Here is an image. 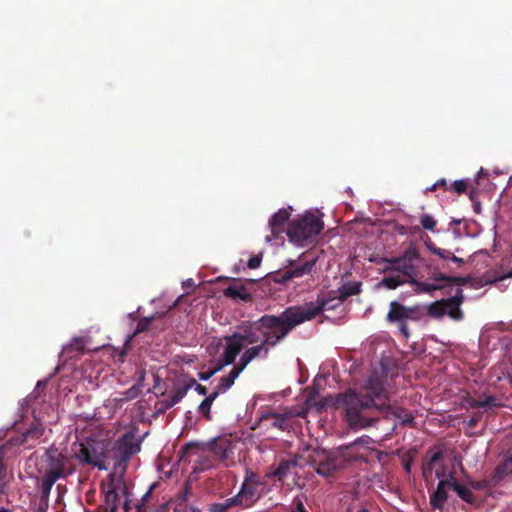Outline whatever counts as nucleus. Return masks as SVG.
Here are the masks:
<instances>
[{"mask_svg":"<svg viewBox=\"0 0 512 512\" xmlns=\"http://www.w3.org/2000/svg\"><path fill=\"white\" fill-rule=\"evenodd\" d=\"M335 407L341 410L351 428L373 425L381 416L394 414L403 425H413L414 417L402 409L394 410L384 388L383 380L374 374L359 389H348L335 398Z\"/></svg>","mask_w":512,"mask_h":512,"instance_id":"nucleus-1","label":"nucleus"},{"mask_svg":"<svg viewBox=\"0 0 512 512\" xmlns=\"http://www.w3.org/2000/svg\"><path fill=\"white\" fill-rule=\"evenodd\" d=\"M326 306L325 301L319 304L305 303L301 306L286 308L279 315L265 314L248 325H242L240 331L241 342L245 344L258 345L262 339L281 342L298 325L310 321L319 315Z\"/></svg>","mask_w":512,"mask_h":512,"instance_id":"nucleus-2","label":"nucleus"},{"mask_svg":"<svg viewBox=\"0 0 512 512\" xmlns=\"http://www.w3.org/2000/svg\"><path fill=\"white\" fill-rule=\"evenodd\" d=\"M465 297L463 290L458 288L454 296L437 300L429 304L426 308L415 305L405 306L397 301H392L389 304V312L386 316V320L389 323L398 324V328L405 340L410 337V331L407 325V321H419L425 314L432 318H441L447 314L452 320L460 321L464 317V313L460 306L464 302Z\"/></svg>","mask_w":512,"mask_h":512,"instance_id":"nucleus-3","label":"nucleus"},{"mask_svg":"<svg viewBox=\"0 0 512 512\" xmlns=\"http://www.w3.org/2000/svg\"><path fill=\"white\" fill-rule=\"evenodd\" d=\"M141 449V440L136 438L134 431H128L119 437L112 445L111 456L114 468L123 474L132 457Z\"/></svg>","mask_w":512,"mask_h":512,"instance_id":"nucleus-4","label":"nucleus"},{"mask_svg":"<svg viewBox=\"0 0 512 512\" xmlns=\"http://www.w3.org/2000/svg\"><path fill=\"white\" fill-rule=\"evenodd\" d=\"M106 450L107 445L104 441L88 438L79 444V449L75 451L74 457L80 463L91 465L99 470H107Z\"/></svg>","mask_w":512,"mask_h":512,"instance_id":"nucleus-5","label":"nucleus"},{"mask_svg":"<svg viewBox=\"0 0 512 512\" xmlns=\"http://www.w3.org/2000/svg\"><path fill=\"white\" fill-rule=\"evenodd\" d=\"M322 229L321 220L313 214H307L289 222L287 235L291 240L300 242L317 236Z\"/></svg>","mask_w":512,"mask_h":512,"instance_id":"nucleus-6","label":"nucleus"},{"mask_svg":"<svg viewBox=\"0 0 512 512\" xmlns=\"http://www.w3.org/2000/svg\"><path fill=\"white\" fill-rule=\"evenodd\" d=\"M262 484L256 473L247 471L238 493L234 495L238 507L247 509L255 505L263 496V493L259 490V486Z\"/></svg>","mask_w":512,"mask_h":512,"instance_id":"nucleus-7","label":"nucleus"},{"mask_svg":"<svg viewBox=\"0 0 512 512\" xmlns=\"http://www.w3.org/2000/svg\"><path fill=\"white\" fill-rule=\"evenodd\" d=\"M419 254L414 247H411L405 251L400 257L391 259L383 258V262L388 263L385 271H396L401 273L404 278H410L411 280L416 275V267L414 261L417 260Z\"/></svg>","mask_w":512,"mask_h":512,"instance_id":"nucleus-8","label":"nucleus"},{"mask_svg":"<svg viewBox=\"0 0 512 512\" xmlns=\"http://www.w3.org/2000/svg\"><path fill=\"white\" fill-rule=\"evenodd\" d=\"M309 463L317 474L323 477H330L343 467L344 459L323 451L316 452L310 456Z\"/></svg>","mask_w":512,"mask_h":512,"instance_id":"nucleus-9","label":"nucleus"},{"mask_svg":"<svg viewBox=\"0 0 512 512\" xmlns=\"http://www.w3.org/2000/svg\"><path fill=\"white\" fill-rule=\"evenodd\" d=\"M361 291V283L359 282H347L344 283L337 290L328 292L327 295L318 296L313 304H319L321 301L326 302V306L321 310V314L324 310H330L335 307L334 304H330L332 301L337 300L338 304L343 303L348 297L359 294Z\"/></svg>","mask_w":512,"mask_h":512,"instance_id":"nucleus-10","label":"nucleus"},{"mask_svg":"<svg viewBox=\"0 0 512 512\" xmlns=\"http://www.w3.org/2000/svg\"><path fill=\"white\" fill-rule=\"evenodd\" d=\"M74 471L75 466L67 456L62 453L48 455V465L44 475L57 481L73 474Z\"/></svg>","mask_w":512,"mask_h":512,"instance_id":"nucleus-11","label":"nucleus"},{"mask_svg":"<svg viewBox=\"0 0 512 512\" xmlns=\"http://www.w3.org/2000/svg\"><path fill=\"white\" fill-rule=\"evenodd\" d=\"M269 340L270 338L262 339L258 345H253L247 348L241 355L239 362L235 365L243 371L254 359L258 357L266 359L268 357L270 348L275 347L278 344L275 343V341Z\"/></svg>","mask_w":512,"mask_h":512,"instance_id":"nucleus-12","label":"nucleus"},{"mask_svg":"<svg viewBox=\"0 0 512 512\" xmlns=\"http://www.w3.org/2000/svg\"><path fill=\"white\" fill-rule=\"evenodd\" d=\"M208 447L221 463L226 466L233 463L235 444L231 439L227 437L215 438L208 443Z\"/></svg>","mask_w":512,"mask_h":512,"instance_id":"nucleus-13","label":"nucleus"},{"mask_svg":"<svg viewBox=\"0 0 512 512\" xmlns=\"http://www.w3.org/2000/svg\"><path fill=\"white\" fill-rule=\"evenodd\" d=\"M316 264V259L306 260L304 263L298 266H291L283 272H280L275 279L277 283L286 284L294 278H301L312 272L313 267Z\"/></svg>","mask_w":512,"mask_h":512,"instance_id":"nucleus-14","label":"nucleus"},{"mask_svg":"<svg viewBox=\"0 0 512 512\" xmlns=\"http://www.w3.org/2000/svg\"><path fill=\"white\" fill-rule=\"evenodd\" d=\"M226 342L225 350L222 355L225 363H234L236 357L243 349V343L241 342L240 334L234 332L231 335L224 336Z\"/></svg>","mask_w":512,"mask_h":512,"instance_id":"nucleus-15","label":"nucleus"},{"mask_svg":"<svg viewBox=\"0 0 512 512\" xmlns=\"http://www.w3.org/2000/svg\"><path fill=\"white\" fill-rule=\"evenodd\" d=\"M290 414H278L274 412H264L261 414L259 421L268 423L269 427L277 428L281 431H288L290 428Z\"/></svg>","mask_w":512,"mask_h":512,"instance_id":"nucleus-16","label":"nucleus"},{"mask_svg":"<svg viewBox=\"0 0 512 512\" xmlns=\"http://www.w3.org/2000/svg\"><path fill=\"white\" fill-rule=\"evenodd\" d=\"M109 481L106 484V489L104 491V501L107 507V510L109 512H116L118 508V500H119V494H118V487L115 482V475L110 474L108 476Z\"/></svg>","mask_w":512,"mask_h":512,"instance_id":"nucleus-17","label":"nucleus"},{"mask_svg":"<svg viewBox=\"0 0 512 512\" xmlns=\"http://www.w3.org/2000/svg\"><path fill=\"white\" fill-rule=\"evenodd\" d=\"M289 217L290 213L286 209H280L271 216L269 220V227L275 238L279 237V235L285 231Z\"/></svg>","mask_w":512,"mask_h":512,"instance_id":"nucleus-18","label":"nucleus"},{"mask_svg":"<svg viewBox=\"0 0 512 512\" xmlns=\"http://www.w3.org/2000/svg\"><path fill=\"white\" fill-rule=\"evenodd\" d=\"M451 480H440L436 490L430 496V504L434 509H442L448 498L447 488L451 489Z\"/></svg>","mask_w":512,"mask_h":512,"instance_id":"nucleus-19","label":"nucleus"},{"mask_svg":"<svg viewBox=\"0 0 512 512\" xmlns=\"http://www.w3.org/2000/svg\"><path fill=\"white\" fill-rule=\"evenodd\" d=\"M508 474H512V445L504 454L502 462L495 468L493 480L500 482Z\"/></svg>","mask_w":512,"mask_h":512,"instance_id":"nucleus-20","label":"nucleus"},{"mask_svg":"<svg viewBox=\"0 0 512 512\" xmlns=\"http://www.w3.org/2000/svg\"><path fill=\"white\" fill-rule=\"evenodd\" d=\"M44 431V425L35 418L34 421L30 424L29 428L22 433L21 443H28L29 441L36 442L44 434Z\"/></svg>","mask_w":512,"mask_h":512,"instance_id":"nucleus-21","label":"nucleus"},{"mask_svg":"<svg viewBox=\"0 0 512 512\" xmlns=\"http://www.w3.org/2000/svg\"><path fill=\"white\" fill-rule=\"evenodd\" d=\"M241 372L242 370L239 369L236 365H234L228 375L223 376L219 379V382L216 385V387L219 388L220 391H222V393L224 394L233 386L235 380L238 378Z\"/></svg>","mask_w":512,"mask_h":512,"instance_id":"nucleus-22","label":"nucleus"},{"mask_svg":"<svg viewBox=\"0 0 512 512\" xmlns=\"http://www.w3.org/2000/svg\"><path fill=\"white\" fill-rule=\"evenodd\" d=\"M296 466L297 460L295 459L282 460L278 467L273 471L272 475L279 481H283L291 473V470L296 468Z\"/></svg>","mask_w":512,"mask_h":512,"instance_id":"nucleus-23","label":"nucleus"},{"mask_svg":"<svg viewBox=\"0 0 512 512\" xmlns=\"http://www.w3.org/2000/svg\"><path fill=\"white\" fill-rule=\"evenodd\" d=\"M451 489L465 502L473 504L477 501L475 495L468 486L460 484L457 480L452 481Z\"/></svg>","mask_w":512,"mask_h":512,"instance_id":"nucleus-24","label":"nucleus"},{"mask_svg":"<svg viewBox=\"0 0 512 512\" xmlns=\"http://www.w3.org/2000/svg\"><path fill=\"white\" fill-rule=\"evenodd\" d=\"M224 295L232 299H240L243 301H249L251 294L247 291L245 286H228L224 290Z\"/></svg>","mask_w":512,"mask_h":512,"instance_id":"nucleus-25","label":"nucleus"},{"mask_svg":"<svg viewBox=\"0 0 512 512\" xmlns=\"http://www.w3.org/2000/svg\"><path fill=\"white\" fill-rule=\"evenodd\" d=\"M443 458V452L441 450L432 451L429 450L426 454L425 463L423 466V474L427 472L431 473L434 465Z\"/></svg>","mask_w":512,"mask_h":512,"instance_id":"nucleus-26","label":"nucleus"},{"mask_svg":"<svg viewBox=\"0 0 512 512\" xmlns=\"http://www.w3.org/2000/svg\"><path fill=\"white\" fill-rule=\"evenodd\" d=\"M233 507H238V502L235 497H230L220 503H213L209 507V512H227Z\"/></svg>","mask_w":512,"mask_h":512,"instance_id":"nucleus-27","label":"nucleus"},{"mask_svg":"<svg viewBox=\"0 0 512 512\" xmlns=\"http://www.w3.org/2000/svg\"><path fill=\"white\" fill-rule=\"evenodd\" d=\"M466 406L471 408H477V407H491L496 406V398L489 396L486 397L484 400H476L472 397H466L464 400Z\"/></svg>","mask_w":512,"mask_h":512,"instance_id":"nucleus-28","label":"nucleus"},{"mask_svg":"<svg viewBox=\"0 0 512 512\" xmlns=\"http://www.w3.org/2000/svg\"><path fill=\"white\" fill-rule=\"evenodd\" d=\"M408 282L406 278H404L401 275H395V276H386L384 277L381 282L379 283L380 286H384L388 289H396L400 285H403L404 283Z\"/></svg>","mask_w":512,"mask_h":512,"instance_id":"nucleus-29","label":"nucleus"},{"mask_svg":"<svg viewBox=\"0 0 512 512\" xmlns=\"http://www.w3.org/2000/svg\"><path fill=\"white\" fill-rule=\"evenodd\" d=\"M409 282L416 285L417 291H419V292L431 293L432 291L441 290V289L445 288V285H443V284L416 281L414 278L412 280H410Z\"/></svg>","mask_w":512,"mask_h":512,"instance_id":"nucleus-30","label":"nucleus"},{"mask_svg":"<svg viewBox=\"0 0 512 512\" xmlns=\"http://www.w3.org/2000/svg\"><path fill=\"white\" fill-rule=\"evenodd\" d=\"M186 396L185 390L180 386L174 389L166 400V407L170 408L179 403Z\"/></svg>","mask_w":512,"mask_h":512,"instance_id":"nucleus-31","label":"nucleus"},{"mask_svg":"<svg viewBox=\"0 0 512 512\" xmlns=\"http://www.w3.org/2000/svg\"><path fill=\"white\" fill-rule=\"evenodd\" d=\"M427 248L434 254L444 260H450L452 258V252L447 249L436 247L433 243H428Z\"/></svg>","mask_w":512,"mask_h":512,"instance_id":"nucleus-32","label":"nucleus"},{"mask_svg":"<svg viewBox=\"0 0 512 512\" xmlns=\"http://www.w3.org/2000/svg\"><path fill=\"white\" fill-rule=\"evenodd\" d=\"M421 226L425 230L434 231L437 221L429 214H424L420 218Z\"/></svg>","mask_w":512,"mask_h":512,"instance_id":"nucleus-33","label":"nucleus"},{"mask_svg":"<svg viewBox=\"0 0 512 512\" xmlns=\"http://www.w3.org/2000/svg\"><path fill=\"white\" fill-rule=\"evenodd\" d=\"M211 406L212 403L210 400H207L206 398L199 404L198 406V413L203 415L207 420H211Z\"/></svg>","mask_w":512,"mask_h":512,"instance_id":"nucleus-34","label":"nucleus"},{"mask_svg":"<svg viewBox=\"0 0 512 512\" xmlns=\"http://www.w3.org/2000/svg\"><path fill=\"white\" fill-rule=\"evenodd\" d=\"M55 482H56V480H54L46 475H43L42 480H41L42 493L44 495H49Z\"/></svg>","mask_w":512,"mask_h":512,"instance_id":"nucleus-35","label":"nucleus"},{"mask_svg":"<svg viewBox=\"0 0 512 512\" xmlns=\"http://www.w3.org/2000/svg\"><path fill=\"white\" fill-rule=\"evenodd\" d=\"M431 278L437 282V284H443L445 287L450 286L451 276L445 275L441 272H433Z\"/></svg>","mask_w":512,"mask_h":512,"instance_id":"nucleus-36","label":"nucleus"},{"mask_svg":"<svg viewBox=\"0 0 512 512\" xmlns=\"http://www.w3.org/2000/svg\"><path fill=\"white\" fill-rule=\"evenodd\" d=\"M140 393V390L137 385H133L126 391H124L122 394L124 396L123 400L129 401L135 399Z\"/></svg>","mask_w":512,"mask_h":512,"instance_id":"nucleus-37","label":"nucleus"},{"mask_svg":"<svg viewBox=\"0 0 512 512\" xmlns=\"http://www.w3.org/2000/svg\"><path fill=\"white\" fill-rule=\"evenodd\" d=\"M292 512H308L304 506L302 497H295L292 501Z\"/></svg>","mask_w":512,"mask_h":512,"instance_id":"nucleus-38","label":"nucleus"},{"mask_svg":"<svg viewBox=\"0 0 512 512\" xmlns=\"http://www.w3.org/2000/svg\"><path fill=\"white\" fill-rule=\"evenodd\" d=\"M467 187L468 183L465 180H456L452 184V188L457 194L464 193L467 190Z\"/></svg>","mask_w":512,"mask_h":512,"instance_id":"nucleus-39","label":"nucleus"},{"mask_svg":"<svg viewBox=\"0 0 512 512\" xmlns=\"http://www.w3.org/2000/svg\"><path fill=\"white\" fill-rule=\"evenodd\" d=\"M469 276H451L450 278V286L456 284L458 286H464L470 281Z\"/></svg>","mask_w":512,"mask_h":512,"instance_id":"nucleus-40","label":"nucleus"},{"mask_svg":"<svg viewBox=\"0 0 512 512\" xmlns=\"http://www.w3.org/2000/svg\"><path fill=\"white\" fill-rule=\"evenodd\" d=\"M262 262V254H257V255H253L252 257H250V259L248 260V263H247V266L250 268V269H256L260 266Z\"/></svg>","mask_w":512,"mask_h":512,"instance_id":"nucleus-41","label":"nucleus"},{"mask_svg":"<svg viewBox=\"0 0 512 512\" xmlns=\"http://www.w3.org/2000/svg\"><path fill=\"white\" fill-rule=\"evenodd\" d=\"M198 449H200L199 443L189 442V443H186L182 447V453L188 455V454H191L194 450H198Z\"/></svg>","mask_w":512,"mask_h":512,"instance_id":"nucleus-42","label":"nucleus"},{"mask_svg":"<svg viewBox=\"0 0 512 512\" xmlns=\"http://www.w3.org/2000/svg\"><path fill=\"white\" fill-rule=\"evenodd\" d=\"M306 405L311 408V407H315L316 411L317 412H321L324 407H325V402L320 400L316 403H313V399L311 397H309L307 400H306Z\"/></svg>","mask_w":512,"mask_h":512,"instance_id":"nucleus-43","label":"nucleus"},{"mask_svg":"<svg viewBox=\"0 0 512 512\" xmlns=\"http://www.w3.org/2000/svg\"><path fill=\"white\" fill-rule=\"evenodd\" d=\"M77 350V351H83V341L81 338L74 339L73 343H71L69 346L66 347V350Z\"/></svg>","mask_w":512,"mask_h":512,"instance_id":"nucleus-44","label":"nucleus"},{"mask_svg":"<svg viewBox=\"0 0 512 512\" xmlns=\"http://www.w3.org/2000/svg\"><path fill=\"white\" fill-rule=\"evenodd\" d=\"M481 419V414H473L467 421V426L470 428V429H473L477 426L478 422L480 421Z\"/></svg>","mask_w":512,"mask_h":512,"instance_id":"nucleus-45","label":"nucleus"},{"mask_svg":"<svg viewBox=\"0 0 512 512\" xmlns=\"http://www.w3.org/2000/svg\"><path fill=\"white\" fill-rule=\"evenodd\" d=\"M151 323V319L150 318H146L142 321H139L138 324H137V329H136V333H140V332H143L145 330L148 329L149 325Z\"/></svg>","mask_w":512,"mask_h":512,"instance_id":"nucleus-46","label":"nucleus"},{"mask_svg":"<svg viewBox=\"0 0 512 512\" xmlns=\"http://www.w3.org/2000/svg\"><path fill=\"white\" fill-rule=\"evenodd\" d=\"M469 488L472 490L480 491L486 487V483L483 481H469Z\"/></svg>","mask_w":512,"mask_h":512,"instance_id":"nucleus-47","label":"nucleus"},{"mask_svg":"<svg viewBox=\"0 0 512 512\" xmlns=\"http://www.w3.org/2000/svg\"><path fill=\"white\" fill-rule=\"evenodd\" d=\"M215 375V372L214 370L211 368L207 371H204V372H199L198 373V377L200 380H203V381H207L209 380L211 377H213Z\"/></svg>","mask_w":512,"mask_h":512,"instance_id":"nucleus-48","label":"nucleus"},{"mask_svg":"<svg viewBox=\"0 0 512 512\" xmlns=\"http://www.w3.org/2000/svg\"><path fill=\"white\" fill-rule=\"evenodd\" d=\"M223 394L222 391H220L219 388H217L215 386L214 390L212 391V393H210L206 399L207 400H210V402L213 404V402L218 398L219 395Z\"/></svg>","mask_w":512,"mask_h":512,"instance_id":"nucleus-49","label":"nucleus"},{"mask_svg":"<svg viewBox=\"0 0 512 512\" xmlns=\"http://www.w3.org/2000/svg\"><path fill=\"white\" fill-rule=\"evenodd\" d=\"M232 363H225L224 362V357H221L218 361V363L212 367V369L214 370L215 374L218 373L219 371H221L225 366L227 365H231Z\"/></svg>","mask_w":512,"mask_h":512,"instance_id":"nucleus-50","label":"nucleus"},{"mask_svg":"<svg viewBox=\"0 0 512 512\" xmlns=\"http://www.w3.org/2000/svg\"><path fill=\"white\" fill-rule=\"evenodd\" d=\"M196 385H198V383L196 382V380L194 378H190L188 380V382L185 384V385H182L180 386L182 389L185 390V393L187 394V392L192 388L194 387L196 389Z\"/></svg>","mask_w":512,"mask_h":512,"instance_id":"nucleus-51","label":"nucleus"},{"mask_svg":"<svg viewBox=\"0 0 512 512\" xmlns=\"http://www.w3.org/2000/svg\"><path fill=\"white\" fill-rule=\"evenodd\" d=\"M132 340V336H129L125 342V345H124V349L121 351L120 353V358L121 360L123 361L124 357L126 356V351L125 349L129 346L130 342Z\"/></svg>","mask_w":512,"mask_h":512,"instance_id":"nucleus-52","label":"nucleus"},{"mask_svg":"<svg viewBox=\"0 0 512 512\" xmlns=\"http://www.w3.org/2000/svg\"><path fill=\"white\" fill-rule=\"evenodd\" d=\"M195 390L197 391V393L199 395H206L207 392H208L206 386H203L201 384L196 385V389Z\"/></svg>","mask_w":512,"mask_h":512,"instance_id":"nucleus-53","label":"nucleus"},{"mask_svg":"<svg viewBox=\"0 0 512 512\" xmlns=\"http://www.w3.org/2000/svg\"><path fill=\"white\" fill-rule=\"evenodd\" d=\"M450 261L456 263L458 266H461L462 264H464V259L457 257L453 252H452V258H450Z\"/></svg>","mask_w":512,"mask_h":512,"instance_id":"nucleus-54","label":"nucleus"},{"mask_svg":"<svg viewBox=\"0 0 512 512\" xmlns=\"http://www.w3.org/2000/svg\"><path fill=\"white\" fill-rule=\"evenodd\" d=\"M6 476V466L5 464L2 462V460H0V481H2Z\"/></svg>","mask_w":512,"mask_h":512,"instance_id":"nucleus-55","label":"nucleus"},{"mask_svg":"<svg viewBox=\"0 0 512 512\" xmlns=\"http://www.w3.org/2000/svg\"><path fill=\"white\" fill-rule=\"evenodd\" d=\"M147 506L144 503H140L136 505L135 512H147Z\"/></svg>","mask_w":512,"mask_h":512,"instance_id":"nucleus-56","label":"nucleus"},{"mask_svg":"<svg viewBox=\"0 0 512 512\" xmlns=\"http://www.w3.org/2000/svg\"><path fill=\"white\" fill-rule=\"evenodd\" d=\"M48 505L47 504H40L34 512H47Z\"/></svg>","mask_w":512,"mask_h":512,"instance_id":"nucleus-57","label":"nucleus"},{"mask_svg":"<svg viewBox=\"0 0 512 512\" xmlns=\"http://www.w3.org/2000/svg\"><path fill=\"white\" fill-rule=\"evenodd\" d=\"M436 183H437L438 187L447 188V182L445 179H440Z\"/></svg>","mask_w":512,"mask_h":512,"instance_id":"nucleus-58","label":"nucleus"},{"mask_svg":"<svg viewBox=\"0 0 512 512\" xmlns=\"http://www.w3.org/2000/svg\"><path fill=\"white\" fill-rule=\"evenodd\" d=\"M183 512H201V511L199 509H197V508H194V507H185Z\"/></svg>","mask_w":512,"mask_h":512,"instance_id":"nucleus-59","label":"nucleus"},{"mask_svg":"<svg viewBox=\"0 0 512 512\" xmlns=\"http://www.w3.org/2000/svg\"><path fill=\"white\" fill-rule=\"evenodd\" d=\"M192 285H194V282L192 279H188L183 282V286H192Z\"/></svg>","mask_w":512,"mask_h":512,"instance_id":"nucleus-60","label":"nucleus"},{"mask_svg":"<svg viewBox=\"0 0 512 512\" xmlns=\"http://www.w3.org/2000/svg\"><path fill=\"white\" fill-rule=\"evenodd\" d=\"M438 187L437 183H434L431 187L427 188L429 191H435Z\"/></svg>","mask_w":512,"mask_h":512,"instance_id":"nucleus-61","label":"nucleus"},{"mask_svg":"<svg viewBox=\"0 0 512 512\" xmlns=\"http://www.w3.org/2000/svg\"><path fill=\"white\" fill-rule=\"evenodd\" d=\"M446 480H451V481L456 480V478L454 476V472L449 473V476H448V478Z\"/></svg>","mask_w":512,"mask_h":512,"instance_id":"nucleus-62","label":"nucleus"},{"mask_svg":"<svg viewBox=\"0 0 512 512\" xmlns=\"http://www.w3.org/2000/svg\"><path fill=\"white\" fill-rule=\"evenodd\" d=\"M410 465H411L410 462H406L404 464V468H405L406 472H408V473L410 472Z\"/></svg>","mask_w":512,"mask_h":512,"instance_id":"nucleus-63","label":"nucleus"},{"mask_svg":"<svg viewBox=\"0 0 512 512\" xmlns=\"http://www.w3.org/2000/svg\"><path fill=\"white\" fill-rule=\"evenodd\" d=\"M505 278H512V269L505 275Z\"/></svg>","mask_w":512,"mask_h":512,"instance_id":"nucleus-64","label":"nucleus"}]
</instances>
